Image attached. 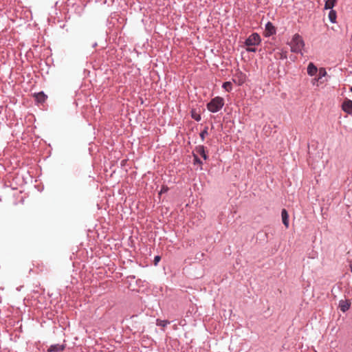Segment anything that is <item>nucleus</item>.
Returning <instances> with one entry per match:
<instances>
[{
  "mask_svg": "<svg viewBox=\"0 0 352 352\" xmlns=\"http://www.w3.org/2000/svg\"><path fill=\"white\" fill-rule=\"evenodd\" d=\"M246 50L248 52H255L256 48L254 47V46H247Z\"/></svg>",
  "mask_w": 352,
  "mask_h": 352,
  "instance_id": "obj_23",
  "label": "nucleus"
},
{
  "mask_svg": "<svg viewBox=\"0 0 352 352\" xmlns=\"http://www.w3.org/2000/svg\"><path fill=\"white\" fill-rule=\"evenodd\" d=\"M342 109L352 116V100L346 99L342 104Z\"/></svg>",
  "mask_w": 352,
  "mask_h": 352,
  "instance_id": "obj_5",
  "label": "nucleus"
},
{
  "mask_svg": "<svg viewBox=\"0 0 352 352\" xmlns=\"http://www.w3.org/2000/svg\"><path fill=\"white\" fill-rule=\"evenodd\" d=\"M169 323L170 322L168 320H162L157 319L156 324L158 326H162V327H166Z\"/></svg>",
  "mask_w": 352,
  "mask_h": 352,
  "instance_id": "obj_19",
  "label": "nucleus"
},
{
  "mask_svg": "<svg viewBox=\"0 0 352 352\" xmlns=\"http://www.w3.org/2000/svg\"><path fill=\"white\" fill-rule=\"evenodd\" d=\"M318 80L324 77L327 75L326 69L324 67H321L318 70Z\"/></svg>",
  "mask_w": 352,
  "mask_h": 352,
  "instance_id": "obj_17",
  "label": "nucleus"
},
{
  "mask_svg": "<svg viewBox=\"0 0 352 352\" xmlns=\"http://www.w3.org/2000/svg\"><path fill=\"white\" fill-rule=\"evenodd\" d=\"M261 43V37L257 33L252 34L245 41L246 46H256Z\"/></svg>",
  "mask_w": 352,
  "mask_h": 352,
  "instance_id": "obj_3",
  "label": "nucleus"
},
{
  "mask_svg": "<svg viewBox=\"0 0 352 352\" xmlns=\"http://www.w3.org/2000/svg\"><path fill=\"white\" fill-rule=\"evenodd\" d=\"M276 56H278V58L280 59H286L287 57V52L286 51H281L278 52Z\"/></svg>",
  "mask_w": 352,
  "mask_h": 352,
  "instance_id": "obj_15",
  "label": "nucleus"
},
{
  "mask_svg": "<svg viewBox=\"0 0 352 352\" xmlns=\"http://www.w3.org/2000/svg\"><path fill=\"white\" fill-rule=\"evenodd\" d=\"M224 105V100L221 97H215L207 104L208 109L215 113L219 111Z\"/></svg>",
  "mask_w": 352,
  "mask_h": 352,
  "instance_id": "obj_2",
  "label": "nucleus"
},
{
  "mask_svg": "<svg viewBox=\"0 0 352 352\" xmlns=\"http://www.w3.org/2000/svg\"><path fill=\"white\" fill-rule=\"evenodd\" d=\"M318 72L317 67L313 63H309L307 67V74L312 76H314Z\"/></svg>",
  "mask_w": 352,
  "mask_h": 352,
  "instance_id": "obj_9",
  "label": "nucleus"
},
{
  "mask_svg": "<svg viewBox=\"0 0 352 352\" xmlns=\"http://www.w3.org/2000/svg\"><path fill=\"white\" fill-rule=\"evenodd\" d=\"M63 349H64V347L62 345H59V344L52 345L50 347V349H48V351L49 352H58V351H63Z\"/></svg>",
  "mask_w": 352,
  "mask_h": 352,
  "instance_id": "obj_12",
  "label": "nucleus"
},
{
  "mask_svg": "<svg viewBox=\"0 0 352 352\" xmlns=\"http://www.w3.org/2000/svg\"><path fill=\"white\" fill-rule=\"evenodd\" d=\"M208 127L205 126L204 130L200 133V138H201V140H204L205 137L208 135Z\"/></svg>",
  "mask_w": 352,
  "mask_h": 352,
  "instance_id": "obj_16",
  "label": "nucleus"
},
{
  "mask_svg": "<svg viewBox=\"0 0 352 352\" xmlns=\"http://www.w3.org/2000/svg\"><path fill=\"white\" fill-rule=\"evenodd\" d=\"M329 19L331 23L336 22V12L335 10H331L329 13Z\"/></svg>",
  "mask_w": 352,
  "mask_h": 352,
  "instance_id": "obj_14",
  "label": "nucleus"
},
{
  "mask_svg": "<svg viewBox=\"0 0 352 352\" xmlns=\"http://www.w3.org/2000/svg\"><path fill=\"white\" fill-rule=\"evenodd\" d=\"M337 0H327L325 2L324 8L325 9H332L335 6Z\"/></svg>",
  "mask_w": 352,
  "mask_h": 352,
  "instance_id": "obj_13",
  "label": "nucleus"
},
{
  "mask_svg": "<svg viewBox=\"0 0 352 352\" xmlns=\"http://www.w3.org/2000/svg\"><path fill=\"white\" fill-rule=\"evenodd\" d=\"M282 220L286 228L289 227V215L285 209H283L281 212Z\"/></svg>",
  "mask_w": 352,
  "mask_h": 352,
  "instance_id": "obj_10",
  "label": "nucleus"
},
{
  "mask_svg": "<svg viewBox=\"0 0 352 352\" xmlns=\"http://www.w3.org/2000/svg\"><path fill=\"white\" fill-rule=\"evenodd\" d=\"M351 306V302L349 300H340L339 307L340 310L343 312L346 311Z\"/></svg>",
  "mask_w": 352,
  "mask_h": 352,
  "instance_id": "obj_8",
  "label": "nucleus"
},
{
  "mask_svg": "<svg viewBox=\"0 0 352 352\" xmlns=\"http://www.w3.org/2000/svg\"><path fill=\"white\" fill-rule=\"evenodd\" d=\"M193 156H194V164H198L200 166H201L202 162L199 160V158L197 157V155L196 154L193 153Z\"/></svg>",
  "mask_w": 352,
  "mask_h": 352,
  "instance_id": "obj_21",
  "label": "nucleus"
},
{
  "mask_svg": "<svg viewBox=\"0 0 352 352\" xmlns=\"http://www.w3.org/2000/svg\"><path fill=\"white\" fill-rule=\"evenodd\" d=\"M195 152L197 154L200 155L204 160L208 159V155L206 153L205 148L204 146L199 145V146H197L195 148Z\"/></svg>",
  "mask_w": 352,
  "mask_h": 352,
  "instance_id": "obj_7",
  "label": "nucleus"
},
{
  "mask_svg": "<svg viewBox=\"0 0 352 352\" xmlns=\"http://www.w3.org/2000/svg\"><path fill=\"white\" fill-rule=\"evenodd\" d=\"M223 87L227 91H230L232 89V83L230 82H226L223 84Z\"/></svg>",
  "mask_w": 352,
  "mask_h": 352,
  "instance_id": "obj_18",
  "label": "nucleus"
},
{
  "mask_svg": "<svg viewBox=\"0 0 352 352\" xmlns=\"http://www.w3.org/2000/svg\"><path fill=\"white\" fill-rule=\"evenodd\" d=\"M233 81L238 85H243L246 80V75L241 72H236L233 76Z\"/></svg>",
  "mask_w": 352,
  "mask_h": 352,
  "instance_id": "obj_4",
  "label": "nucleus"
},
{
  "mask_svg": "<svg viewBox=\"0 0 352 352\" xmlns=\"http://www.w3.org/2000/svg\"><path fill=\"white\" fill-rule=\"evenodd\" d=\"M289 45L291 47L292 52L299 53L301 52L305 46V43L302 37L298 34H296L294 35L292 40L289 43Z\"/></svg>",
  "mask_w": 352,
  "mask_h": 352,
  "instance_id": "obj_1",
  "label": "nucleus"
},
{
  "mask_svg": "<svg viewBox=\"0 0 352 352\" xmlns=\"http://www.w3.org/2000/svg\"><path fill=\"white\" fill-rule=\"evenodd\" d=\"M160 260H161V257L160 256H155L154 261H153V264L156 266Z\"/></svg>",
  "mask_w": 352,
  "mask_h": 352,
  "instance_id": "obj_22",
  "label": "nucleus"
},
{
  "mask_svg": "<svg viewBox=\"0 0 352 352\" xmlns=\"http://www.w3.org/2000/svg\"><path fill=\"white\" fill-rule=\"evenodd\" d=\"M192 118L197 121H199L201 120V116L199 113H197L195 111H192Z\"/></svg>",
  "mask_w": 352,
  "mask_h": 352,
  "instance_id": "obj_20",
  "label": "nucleus"
},
{
  "mask_svg": "<svg viewBox=\"0 0 352 352\" xmlns=\"http://www.w3.org/2000/svg\"><path fill=\"white\" fill-rule=\"evenodd\" d=\"M35 99L38 102L43 103L45 101L47 96L43 92H39L34 95Z\"/></svg>",
  "mask_w": 352,
  "mask_h": 352,
  "instance_id": "obj_11",
  "label": "nucleus"
},
{
  "mask_svg": "<svg viewBox=\"0 0 352 352\" xmlns=\"http://www.w3.org/2000/svg\"><path fill=\"white\" fill-rule=\"evenodd\" d=\"M276 33V28L271 22H268L265 25V36H270Z\"/></svg>",
  "mask_w": 352,
  "mask_h": 352,
  "instance_id": "obj_6",
  "label": "nucleus"
}]
</instances>
